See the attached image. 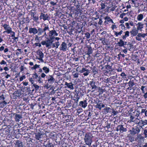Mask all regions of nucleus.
<instances>
[{
  "label": "nucleus",
  "mask_w": 147,
  "mask_h": 147,
  "mask_svg": "<svg viewBox=\"0 0 147 147\" xmlns=\"http://www.w3.org/2000/svg\"><path fill=\"white\" fill-rule=\"evenodd\" d=\"M136 25L138 26L137 27V29L138 30H140L141 31L142 30V29L143 28L144 24L141 22H139Z\"/></svg>",
  "instance_id": "a211bd4d"
},
{
  "label": "nucleus",
  "mask_w": 147,
  "mask_h": 147,
  "mask_svg": "<svg viewBox=\"0 0 147 147\" xmlns=\"http://www.w3.org/2000/svg\"><path fill=\"white\" fill-rule=\"evenodd\" d=\"M58 35L57 33L55 30L50 31L49 33V36H57Z\"/></svg>",
  "instance_id": "6ab92c4d"
},
{
  "label": "nucleus",
  "mask_w": 147,
  "mask_h": 147,
  "mask_svg": "<svg viewBox=\"0 0 147 147\" xmlns=\"http://www.w3.org/2000/svg\"><path fill=\"white\" fill-rule=\"evenodd\" d=\"M25 76H22L20 78V81H22L25 78Z\"/></svg>",
  "instance_id": "bf43d9fd"
},
{
  "label": "nucleus",
  "mask_w": 147,
  "mask_h": 147,
  "mask_svg": "<svg viewBox=\"0 0 147 147\" xmlns=\"http://www.w3.org/2000/svg\"><path fill=\"white\" fill-rule=\"evenodd\" d=\"M11 34H11V37H15V32H13L12 31V30H11Z\"/></svg>",
  "instance_id": "5fc2aeb1"
},
{
  "label": "nucleus",
  "mask_w": 147,
  "mask_h": 147,
  "mask_svg": "<svg viewBox=\"0 0 147 147\" xmlns=\"http://www.w3.org/2000/svg\"><path fill=\"white\" fill-rule=\"evenodd\" d=\"M142 127V126H136L135 127H132L129 131L130 134L134 136L135 134H138L140 131L141 128Z\"/></svg>",
  "instance_id": "7ed1b4c3"
},
{
  "label": "nucleus",
  "mask_w": 147,
  "mask_h": 147,
  "mask_svg": "<svg viewBox=\"0 0 147 147\" xmlns=\"http://www.w3.org/2000/svg\"><path fill=\"white\" fill-rule=\"evenodd\" d=\"M105 66L107 70H110L111 69V67L109 65H106Z\"/></svg>",
  "instance_id": "de8ad7c7"
},
{
  "label": "nucleus",
  "mask_w": 147,
  "mask_h": 147,
  "mask_svg": "<svg viewBox=\"0 0 147 147\" xmlns=\"http://www.w3.org/2000/svg\"><path fill=\"white\" fill-rule=\"evenodd\" d=\"M143 15L142 14H140L138 15L137 19L139 21H140L143 19Z\"/></svg>",
  "instance_id": "cd10ccee"
},
{
  "label": "nucleus",
  "mask_w": 147,
  "mask_h": 147,
  "mask_svg": "<svg viewBox=\"0 0 147 147\" xmlns=\"http://www.w3.org/2000/svg\"><path fill=\"white\" fill-rule=\"evenodd\" d=\"M143 134L144 135L145 138L147 137V129H145L144 130Z\"/></svg>",
  "instance_id": "79ce46f5"
},
{
  "label": "nucleus",
  "mask_w": 147,
  "mask_h": 147,
  "mask_svg": "<svg viewBox=\"0 0 147 147\" xmlns=\"http://www.w3.org/2000/svg\"><path fill=\"white\" fill-rule=\"evenodd\" d=\"M5 96L3 94H1L0 96V100L1 101L0 102L5 101Z\"/></svg>",
  "instance_id": "473e14b6"
},
{
  "label": "nucleus",
  "mask_w": 147,
  "mask_h": 147,
  "mask_svg": "<svg viewBox=\"0 0 147 147\" xmlns=\"http://www.w3.org/2000/svg\"><path fill=\"white\" fill-rule=\"evenodd\" d=\"M85 36L87 39H89L90 37V34L89 32H86L85 33Z\"/></svg>",
  "instance_id": "4c0bfd02"
},
{
  "label": "nucleus",
  "mask_w": 147,
  "mask_h": 147,
  "mask_svg": "<svg viewBox=\"0 0 147 147\" xmlns=\"http://www.w3.org/2000/svg\"><path fill=\"white\" fill-rule=\"evenodd\" d=\"M43 134L41 133H37L35 135V138L36 140H39L43 136Z\"/></svg>",
  "instance_id": "aec40b11"
},
{
  "label": "nucleus",
  "mask_w": 147,
  "mask_h": 147,
  "mask_svg": "<svg viewBox=\"0 0 147 147\" xmlns=\"http://www.w3.org/2000/svg\"><path fill=\"white\" fill-rule=\"evenodd\" d=\"M13 38H12V39H14L15 40V42H17L18 40V37H13Z\"/></svg>",
  "instance_id": "864d4df0"
},
{
  "label": "nucleus",
  "mask_w": 147,
  "mask_h": 147,
  "mask_svg": "<svg viewBox=\"0 0 147 147\" xmlns=\"http://www.w3.org/2000/svg\"><path fill=\"white\" fill-rule=\"evenodd\" d=\"M79 74L78 73H76L74 75V76L75 78H78V77Z\"/></svg>",
  "instance_id": "338daca9"
},
{
  "label": "nucleus",
  "mask_w": 147,
  "mask_h": 147,
  "mask_svg": "<svg viewBox=\"0 0 147 147\" xmlns=\"http://www.w3.org/2000/svg\"><path fill=\"white\" fill-rule=\"evenodd\" d=\"M29 80L31 83L32 84H33L34 83V80H33L32 78H29Z\"/></svg>",
  "instance_id": "e2e57ef3"
},
{
  "label": "nucleus",
  "mask_w": 147,
  "mask_h": 147,
  "mask_svg": "<svg viewBox=\"0 0 147 147\" xmlns=\"http://www.w3.org/2000/svg\"><path fill=\"white\" fill-rule=\"evenodd\" d=\"M102 104L101 103H97V105L95 106V107L96 108H98L100 110H101L102 107H101V105Z\"/></svg>",
  "instance_id": "f704fd0d"
},
{
  "label": "nucleus",
  "mask_w": 147,
  "mask_h": 147,
  "mask_svg": "<svg viewBox=\"0 0 147 147\" xmlns=\"http://www.w3.org/2000/svg\"><path fill=\"white\" fill-rule=\"evenodd\" d=\"M54 36H49L50 37L49 39H50L51 40H53L55 38V37H54Z\"/></svg>",
  "instance_id": "69168bd1"
},
{
  "label": "nucleus",
  "mask_w": 147,
  "mask_h": 147,
  "mask_svg": "<svg viewBox=\"0 0 147 147\" xmlns=\"http://www.w3.org/2000/svg\"><path fill=\"white\" fill-rule=\"evenodd\" d=\"M48 82L50 84H52L55 81V79L52 76L49 75L46 76Z\"/></svg>",
  "instance_id": "6e6552de"
},
{
  "label": "nucleus",
  "mask_w": 147,
  "mask_h": 147,
  "mask_svg": "<svg viewBox=\"0 0 147 147\" xmlns=\"http://www.w3.org/2000/svg\"><path fill=\"white\" fill-rule=\"evenodd\" d=\"M33 86L35 88V89L36 90H38L39 89V86H38L36 84H33Z\"/></svg>",
  "instance_id": "c03bdc74"
},
{
  "label": "nucleus",
  "mask_w": 147,
  "mask_h": 147,
  "mask_svg": "<svg viewBox=\"0 0 147 147\" xmlns=\"http://www.w3.org/2000/svg\"><path fill=\"white\" fill-rule=\"evenodd\" d=\"M26 89L27 90V91L28 92H29L30 93L31 92V89H30V87H26Z\"/></svg>",
  "instance_id": "603ef678"
},
{
  "label": "nucleus",
  "mask_w": 147,
  "mask_h": 147,
  "mask_svg": "<svg viewBox=\"0 0 147 147\" xmlns=\"http://www.w3.org/2000/svg\"><path fill=\"white\" fill-rule=\"evenodd\" d=\"M102 22V21L101 18L99 19V22H98V24L100 25H101Z\"/></svg>",
  "instance_id": "052dcab7"
},
{
  "label": "nucleus",
  "mask_w": 147,
  "mask_h": 147,
  "mask_svg": "<svg viewBox=\"0 0 147 147\" xmlns=\"http://www.w3.org/2000/svg\"><path fill=\"white\" fill-rule=\"evenodd\" d=\"M104 18L105 19V20H107V21L108 22H111L113 23H114L112 19H110V17L109 16H106Z\"/></svg>",
  "instance_id": "c756f323"
},
{
  "label": "nucleus",
  "mask_w": 147,
  "mask_h": 147,
  "mask_svg": "<svg viewBox=\"0 0 147 147\" xmlns=\"http://www.w3.org/2000/svg\"><path fill=\"white\" fill-rule=\"evenodd\" d=\"M42 69L46 74L48 73L49 71V69L47 67H44L42 68Z\"/></svg>",
  "instance_id": "c85d7f7f"
},
{
  "label": "nucleus",
  "mask_w": 147,
  "mask_h": 147,
  "mask_svg": "<svg viewBox=\"0 0 147 147\" xmlns=\"http://www.w3.org/2000/svg\"><path fill=\"white\" fill-rule=\"evenodd\" d=\"M91 69L92 71V72L93 74L94 75H95L96 74L98 73V70L95 66H94L92 67H91Z\"/></svg>",
  "instance_id": "5701e85b"
},
{
  "label": "nucleus",
  "mask_w": 147,
  "mask_h": 147,
  "mask_svg": "<svg viewBox=\"0 0 147 147\" xmlns=\"http://www.w3.org/2000/svg\"><path fill=\"white\" fill-rule=\"evenodd\" d=\"M13 95L17 97H18L20 96V94L18 91H15L13 93Z\"/></svg>",
  "instance_id": "58836bf2"
},
{
  "label": "nucleus",
  "mask_w": 147,
  "mask_h": 147,
  "mask_svg": "<svg viewBox=\"0 0 147 147\" xmlns=\"http://www.w3.org/2000/svg\"><path fill=\"white\" fill-rule=\"evenodd\" d=\"M45 26L43 28L40 27H38L37 29V35L38 36H41L43 35L42 37H45V38L47 36L46 33V31L47 30L49 31V28L48 25L46 24L44 25Z\"/></svg>",
  "instance_id": "f257e3e1"
},
{
  "label": "nucleus",
  "mask_w": 147,
  "mask_h": 147,
  "mask_svg": "<svg viewBox=\"0 0 147 147\" xmlns=\"http://www.w3.org/2000/svg\"><path fill=\"white\" fill-rule=\"evenodd\" d=\"M121 76L124 77V76L125 77L127 76L126 75L124 72L122 73L121 74H120Z\"/></svg>",
  "instance_id": "0e129e2a"
},
{
  "label": "nucleus",
  "mask_w": 147,
  "mask_h": 147,
  "mask_svg": "<svg viewBox=\"0 0 147 147\" xmlns=\"http://www.w3.org/2000/svg\"><path fill=\"white\" fill-rule=\"evenodd\" d=\"M145 88V87L143 86H142L141 88L142 92L143 93H144L145 92L144 90V89Z\"/></svg>",
  "instance_id": "13d9d810"
},
{
  "label": "nucleus",
  "mask_w": 147,
  "mask_h": 147,
  "mask_svg": "<svg viewBox=\"0 0 147 147\" xmlns=\"http://www.w3.org/2000/svg\"><path fill=\"white\" fill-rule=\"evenodd\" d=\"M129 31H127L125 32V36H126L127 37L129 36Z\"/></svg>",
  "instance_id": "09e8293b"
},
{
  "label": "nucleus",
  "mask_w": 147,
  "mask_h": 147,
  "mask_svg": "<svg viewBox=\"0 0 147 147\" xmlns=\"http://www.w3.org/2000/svg\"><path fill=\"white\" fill-rule=\"evenodd\" d=\"M56 46V48H58L59 46L60 45L59 43V41H57L55 43Z\"/></svg>",
  "instance_id": "3c124183"
},
{
  "label": "nucleus",
  "mask_w": 147,
  "mask_h": 147,
  "mask_svg": "<svg viewBox=\"0 0 147 147\" xmlns=\"http://www.w3.org/2000/svg\"><path fill=\"white\" fill-rule=\"evenodd\" d=\"M116 130L118 132L119 131L121 133H123L127 131V127L122 125H120L116 128Z\"/></svg>",
  "instance_id": "20e7f679"
},
{
  "label": "nucleus",
  "mask_w": 147,
  "mask_h": 147,
  "mask_svg": "<svg viewBox=\"0 0 147 147\" xmlns=\"http://www.w3.org/2000/svg\"><path fill=\"white\" fill-rule=\"evenodd\" d=\"M16 145L17 147H23V142L19 140L16 141Z\"/></svg>",
  "instance_id": "412c9836"
},
{
  "label": "nucleus",
  "mask_w": 147,
  "mask_h": 147,
  "mask_svg": "<svg viewBox=\"0 0 147 147\" xmlns=\"http://www.w3.org/2000/svg\"><path fill=\"white\" fill-rule=\"evenodd\" d=\"M40 66V65H37V64H35L33 67L31 68V69L32 70H33L34 69H36L37 68H39Z\"/></svg>",
  "instance_id": "ea45409f"
},
{
  "label": "nucleus",
  "mask_w": 147,
  "mask_h": 147,
  "mask_svg": "<svg viewBox=\"0 0 147 147\" xmlns=\"http://www.w3.org/2000/svg\"><path fill=\"white\" fill-rule=\"evenodd\" d=\"M45 147H54V146L52 143H49L46 145H44Z\"/></svg>",
  "instance_id": "72a5a7b5"
},
{
  "label": "nucleus",
  "mask_w": 147,
  "mask_h": 147,
  "mask_svg": "<svg viewBox=\"0 0 147 147\" xmlns=\"http://www.w3.org/2000/svg\"><path fill=\"white\" fill-rule=\"evenodd\" d=\"M37 29L36 28H30L29 30V32L30 34H34L37 33Z\"/></svg>",
  "instance_id": "f8f14e48"
},
{
  "label": "nucleus",
  "mask_w": 147,
  "mask_h": 147,
  "mask_svg": "<svg viewBox=\"0 0 147 147\" xmlns=\"http://www.w3.org/2000/svg\"><path fill=\"white\" fill-rule=\"evenodd\" d=\"M7 63L4 60H3L1 61L0 63V64L1 65H3V64H6Z\"/></svg>",
  "instance_id": "4d7b16f0"
},
{
  "label": "nucleus",
  "mask_w": 147,
  "mask_h": 147,
  "mask_svg": "<svg viewBox=\"0 0 147 147\" xmlns=\"http://www.w3.org/2000/svg\"><path fill=\"white\" fill-rule=\"evenodd\" d=\"M130 33L131 36H136L138 33V30L136 29L135 28H134L132 30L130 31Z\"/></svg>",
  "instance_id": "2eb2a0df"
},
{
  "label": "nucleus",
  "mask_w": 147,
  "mask_h": 147,
  "mask_svg": "<svg viewBox=\"0 0 147 147\" xmlns=\"http://www.w3.org/2000/svg\"><path fill=\"white\" fill-rule=\"evenodd\" d=\"M13 116H15L14 118L16 122H19L20 119L22 118V115L21 114H18L15 113L13 114Z\"/></svg>",
  "instance_id": "dca6fc26"
},
{
  "label": "nucleus",
  "mask_w": 147,
  "mask_h": 147,
  "mask_svg": "<svg viewBox=\"0 0 147 147\" xmlns=\"http://www.w3.org/2000/svg\"><path fill=\"white\" fill-rule=\"evenodd\" d=\"M117 44L119 46L122 47L124 45V41L121 38L120 39L119 42Z\"/></svg>",
  "instance_id": "393cba45"
},
{
  "label": "nucleus",
  "mask_w": 147,
  "mask_h": 147,
  "mask_svg": "<svg viewBox=\"0 0 147 147\" xmlns=\"http://www.w3.org/2000/svg\"><path fill=\"white\" fill-rule=\"evenodd\" d=\"M79 72L81 73H83V75L85 76H87L90 73L89 70L85 68H82V69L80 70Z\"/></svg>",
  "instance_id": "9d476101"
},
{
  "label": "nucleus",
  "mask_w": 147,
  "mask_h": 147,
  "mask_svg": "<svg viewBox=\"0 0 147 147\" xmlns=\"http://www.w3.org/2000/svg\"><path fill=\"white\" fill-rule=\"evenodd\" d=\"M141 121L142 122V127L145 125H147V120H141Z\"/></svg>",
  "instance_id": "c9c22d12"
},
{
  "label": "nucleus",
  "mask_w": 147,
  "mask_h": 147,
  "mask_svg": "<svg viewBox=\"0 0 147 147\" xmlns=\"http://www.w3.org/2000/svg\"><path fill=\"white\" fill-rule=\"evenodd\" d=\"M47 40H42L41 42V43L43 45H46V47L50 48L51 47V45L53 42V40H51L49 38H47Z\"/></svg>",
  "instance_id": "39448f33"
},
{
  "label": "nucleus",
  "mask_w": 147,
  "mask_h": 147,
  "mask_svg": "<svg viewBox=\"0 0 147 147\" xmlns=\"http://www.w3.org/2000/svg\"><path fill=\"white\" fill-rule=\"evenodd\" d=\"M101 9H103L105 8V5L104 3H102L101 5Z\"/></svg>",
  "instance_id": "8fccbe9b"
},
{
  "label": "nucleus",
  "mask_w": 147,
  "mask_h": 147,
  "mask_svg": "<svg viewBox=\"0 0 147 147\" xmlns=\"http://www.w3.org/2000/svg\"><path fill=\"white\" fill-rule=\"evenodd\" d=\"M3 26L4 29L6 30L3 32L4 33H5V32H6L8 34L11 33V30H12V29L9 25L5 24L3 25Z\"/></svg>",
  "instance_id": "423d86ee"
},
{
  "label": "nucleus",
  "mask_w": 147,
  "mask_h": 147,
  "mask_svg": "<svg viewBox=\"0 0 147 147\" xmlns=\"http://www.w3.org/2000/svg\"><path fill=\"white\" fill-rule=\"evenodd\" d=\"M89 84L92 87V89H94V90H93L92 91H94L97 87L95 84V82L93 81H90Z\"/></svg>",
  "instance_id": "f3484780"
},
{
  "label": "nucleus",
  "mask_w": 147,
  "mask_h": 147,
  "mask_svg": "<svg viewBox=\"0 0 147 147\" xmlns=\"http://www.w3.org/2000/svg\"><path fill=\"white\" fill-rule=\"evenodd\" d=\"M112 113L113 114V115H116L118 113V112L117 111H115L114 110V109H113L111 111Z\"/></svg>",
  "instance_id": "37998d69"
},
{
  "label": "nucleus",
  "mask_w": 147,
  "mask_h": 147,
  "mask_svg": "<svg viewBox=\"0 0 147 147\" xmlns=\"http://www.w3.org/2000/svg\"><path fill=\"white\" fill-rule=\"evenodd\" d=\"M36 80L40 83H42L43 82L42 80H41L42 79L40 76H38L37 79Z\"/></svg>",
  "instance_id": "e433bc0d"
},
{
  "label": "nucleus",
  "mask_w": 147,
  "mask_h": 147,
  "mask_svg": "<svg viewBox=\"0 0 147 147\" xmlns=\"http://www.w3.org/2000/svg\"><path fill=\"white\" fill-rule=\"evenodd\" d=\"M92 50L91 49V48L89 49L88 50V54H92Z\"/></svg>",
  "instance_id": "a18cd8bd"
},
{
  "label": "nucleus",
  "mask_w": 147,
  "mask_h": 147,
  "mask_svg": "<svg viewBox=\"0 0 147 147\" xmlns=\"http://www.w3.org/2000/svg\"><path fill=\"white\" fill-rule=\"evenodd\" d=\"M128 83L129 84V86L130 88H131L135 85V84L133 81H130Z\"/></svg>",
  "instance_id": "2f4dec72"
},
{
  "label": "nucleus",
  "mask_w": 147,
  "mask_h": 147,
  "mask_svg": "<svg viewBox=\"0 0 147 147\" xmlns=\"http://www.w3.org/2000/svg\"><path fill=\"white\" fill-rule=\"evenodd\" d=\"M39 18L40 20L42 19L44 20H48L49 17L47 14H45L42 13H41Z\"/></svg>",
  "instance_id": "ddd939ff"
},
{
  "label": "nucleus",
  "mask_w": 147,
  "mask_h": 147,
  "mask_svg": "<svg viewBox=\"0 0 147 147\" xmlns=\"http://www.w3.org/2000/svg\"><path fill=\"white\" fill-rule=\"evenodd\" d=\"M130 122L134 121V119L135 117L131 115V116H130Z\"/></svg>",
  "instance_id": "49530a36"
},
{
  "label": "nucleus",
  "mask_w": 147,
  "mask_h": 147,
  "mask_svg": "<svg viewBox=\"0 0 147 147\" xmlns=\"http://www.w3.org/2000/svg\"><path fill=\"white\" fill-rule=\"evenodd\" d=\"M114 32L115 33V34L116 35V36L117 37L119 35H121L122 34L123 31L122 30H121L118 32L115 31Z\"/></svg>",
  "instance_id": "7c9ffc66"
},
{
  "label": "nucleus",
  "mask_w": 147,
  "mask_h": 147,
  "mask_svg": "<svg viewBox=\"0 0 147 147\" xmlns=\"http://www.w3.org/2000/svg\"><path fill=\"white\" fill-rule=\"evenodd\" d=\"M111 109L110 107H106L104 109V111L105 113H110L111 111Z\"/></svg>",
  "instance_id": "a878e982"
},
{
  "label": "nucleus",
  "mask_w": 147,
  "mask_h": 147,
  "mask_svg": "<svg viewBox=\"0 0 147 147\" xmlns=\"http://www.w3.org/2000/svg\"><path fill=\"white\" fill-rule=\"evenodd\" d=\"M126 14V13H123L120 15L119 17L122 18H123V16H124Z\"/></svg>",
  "instance_id": "6e6d98bb"
},
{
  "label": "nucleus",
  "mask_w": 147,
  "mask_h": 147,
  "mask_svg": "<svg viewBox=\"0 0 147 147\" xmlns=\"http://www.w3.org/2000/svg\"><path fill=\"white\" fill-rule=\"evenodd\" d=\"M32 77L33 78H35L36 79H37L38 77V75L36 72L34 73V74H33Z\"/></svg>",
  "instance_id": "a19ab883"
},
{
  "label": "nucleus",
  "mask_w": 147,
  "mask_h": 147,
  "mask_svg": "<svg viewBox=\"0 0 147 147\" xmlns=\"http://www.w3.org/2000/svg\"><path fill=\"white\" fill-rule=\"evenodd\" d=\"M120 26H121V28L122 30L124 29H125V26L123 24H121L120 25Z\"/></svg>",
  "instance_id": "680f3d73"
},
{
  "label": "nucleus",
  "mask_w": 147,
  "mask_h": 147,
  "mask_svg": "<svg viewBox=\"0 0 147 147\" xmlns=\"http://www.w3.org/2000/svg\"><path fill=\"white\" fill-rule=\"evenodd\" d=\"M144 138L141 134L138 135L137 136V139L138 143H142L144 141Z\"/></svg>",
  "instance_id": "9b49d317"
},
{
  "label": "nucleus",
  "mask_w": 147,
  "mask_h": 147,
  "mask_svg": "<svg viewBox=\"0 0 147 147\" xmlns=\"http://www.w3.org/2000/svg\"><path fill=\"white\" fill-rule=\"evenodd\" d=\"M33 10H31L30 11V13L31 16L32 17V19L35 22H37L38 20V16L36 15V13L35 12H33Z\"/></svg>",
  "instance_id": "0eeeda50"
},
{
  "label": "nucleus",
  "mask_w": 147,
  "mask_h": 147,
  "mask_svg": "<svg viewBox=\"0 0 147 147\" xmlns=\"http://www.w3.org/2000/svg\"><path fill=\"white\" fill-rule=\"evenodd\" d=\"M38 55H39L40 57V58H39L38 59L40 61H42L43 59H42V58L44 57V55L43 53L41 51H38Z\"/></svg>",
  "instance_id": "b1692460"
},
{
  "label": "nucleus",
  "mask_w": 147,
  "mask_h": 147,
  "mask_svg": "<svg viewBox=\"0 0 147 147\" xmlns=\"http://www.w3.org/2000/svg\"><path fill=\"white\" fill-rule=\"evenodd\" d=\"M88 103L87 102V100H84L83 101H81L79 103V106L83 108L86 107Z\"/></svg>",
  "instance_id": "4468645a"
},
{
  "label": "nucleus",
  "mask_w": 147,
  "mask_h": 147,
  "mask_svg": "<svg viewBox=\"0 0 147 147\" xmlns=\"http://www.w3.org/2000/svg\"><path fill=\"white\" fill-rule=\"evenodd\" d=\"M60 51H65L67 49V45L66 43L64 42H63L61 45L59 47Z\"/></svg>",
  "instance_id": "1a4fd4ad"
},
{
  "label": "nucleus",
  "mask_w": 147,
  "mask_h": 147,
  "mask_svg": "<svg viewBox=\"0 0 147 147\" xmlns=\"http://www.w3.org/2000/svg\"><path fill=\"white\" fill-rule=\"evenodd\" d=\"M65 85H66L68 88H69L71 89H73L74 88L73 87V84L71 83H68L67 82H65Z\"/></svg>",
  "instance_id": "4be33fe9"
},
{
  "label": "nucleus",
  "mask_w": 147,
  "mask_h": 147,
  "mask_svg": "<svg viewBox=\"0 0 147 147\" xmlns=\"http://www.w3.org/2000/svg\"><path fill=\"white\" fill-rule=\"evenodd\" d=\"M7 103L6 101L0 102V107L1 108H3L7 104Z\"/></svg>",
  "instance_id": "bb28decb"
},
{
  "label": "nucleus",
  "mask_w": 147,
  "mask_h": 147,
  "mask_svg": "<svg viewBox=\"0 0 147 147\" xmlns=\"http://www.w3.org/2000/svg\"><path fill=\"white\" fill-rule=\"evenodd\" d=\"M92 135L90 133H86L84 140L86 144L88 146H90L92 142Z\"/></svg>",
  "instance_id": "f03ea898"
},
{
  "label": "nucleus",
  "mask_w": 147,
  "mask_h": 147,
  "mask_svg": "<svg viewBox=\"0 0 147 147\" xmlns=\"http://www.w3.org/2000/svg\"><path fill=\"white\" fill-rule=\"evenodd\" d=\"M46 76V75L44 73H42L41 75V77L42 78H44Z\"/></svg>",
  "instance_id": "774afa93"
}]
</instances>
